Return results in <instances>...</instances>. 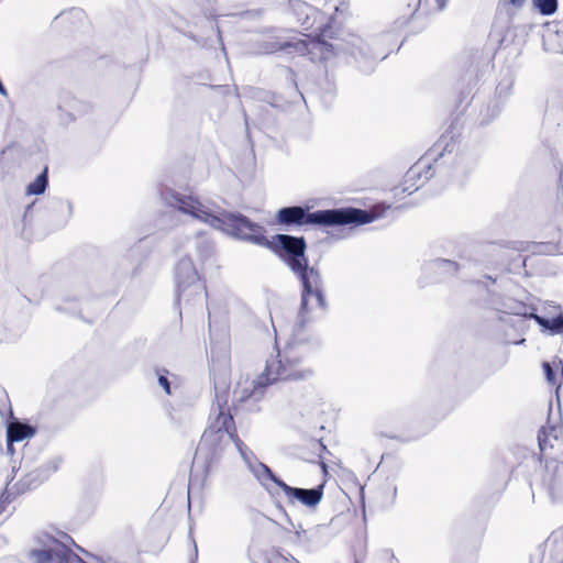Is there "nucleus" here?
<instances>
[{
  "instance_id": "nucleus-22",
  "label": "nucleus",
  "mask_w": 563,
  "mask_h": 563,
  "mask_svg": "<svg viewBox=\"0 0 563 563\" xmlns=\"http://www.w3.org/2000/svg\"><path fill=\"white\" fill-rule=\"evenodd\" d=\"M506 1L515 8H521L526 2V0H506Z\"/></svg>"
},
{
  "instance_id": "nucleus-7",
  "label": "nucleus",
  "mask_w": 563,
  "mask_h": 563,
  "mask_svg": "<svg viewBox=\"0 0 563 563\" xmlns=\"http://www.w3.org/2000/svg\"><path fill=\"white\" fill-rule=\"evenodd\" d=\"M303 285L300 318L309 321L320 316L324 310V299L321 290V277L316 268H310L300 277Z\"/></svg>"
},
{
  "instance_id": "nucleus-17",
  "label": "nucleus",
  "mask_w": 563,
  "mask_h": 563,
  "mask_svg": "<svg viewBox=\"0 0 563 563\" xmlns=\"http://www.w3.org/2000/svg\"><path fill=\"white\" fill-rule=\"evenodd\" d=\"M533 5L543 15H551L558 9V0H532Z\"/></svg>"
},
{
  "instance_id": "nucleus-19",
  "label": "nucleus",
  "mask_w": 563,
  "mask_h": 563,
  "mask_svg": "<svg viewBox=\"0 0 563 563\" xmlns=\"http://www.w3.org/2000/svg\"><path fill=\"white\" fill-rule=\"evenodd\" d=\"M438 265L444 272H455L457 269L456 264L448 260L440 261Z\"/></svg>"
},
{
  "instance_id": "nucleus-21",
  "label": "nucleus",
  "mask_w": 563,
  "mask_h": 563,
  "mask_svg": "<svg viewBox=\"0 0 563 563\" xmlns=\"http://www.w3.org/2000/svg\"><path fill=\"white\" fill-rule=\"evenodd\" d=\"M60 464L62 460L56 457L49 461L46 466L51 472H56L59 468Z\"/></svg>"
},
{
  "instance_id": "nucleus-1",
  "label": "nucleus",
  "mask_w": 563,
  "mask_h": 563,
  "mask_svg": "<svg viewBox=\"0 0 563 563\" xmlns=\"http://www.w3.org/2000/svg\"><path fill=\"white\" fill-rule=\"evenodd\" d=\"M314 369L307 349L301 344L287 343L266 360L263 373L255 379L245 378L239 383L242 398L254 395L257 388L280 380H306L313 376Z\"/></svg>"
},
{
  "instance_id": "nucleus-5",
  "label": "nucleus",
  "mask_w": 563,
  "mask_h": 563,
  "mask_svg": "<svg viewBox=\"0 0 563 563\" xmlns=\"http://www.w3.org/2000/svg\"><path fill=\"white\" fill-rule=\"evenodd\" d=\"M250 224L258 229L254 230V234L261 235V242L251 238H239L261 246H266L276 252L290 267V269L302 277L303 273L309 272L307 267V258L305 256L306 243L302 238H295L286 234H277L272 240L265 236L263 227L250 221ZM253 233V230L251 231Z\"/></svg>"
},
{
  "instance_id": "nucleus-8",
  "label": "nucleus",
  "mask_w": 563,
  "mask_h": 563,
  "mask_svg": "<svg viewBox=\"0 0 563 563\" xmlns=\"http://www.w3.org/2000/svg\"><path fill=\"white\" fill-rule=\"evenodd\" d=\"M323 485H319L311 489L291 487L284 483L280 495L290 506L302 505L309 509H316L323 497Z\"/></svg>"
},
{
  "instance_id": "nucleus-4",
  "label": "nucleus",
  "mask_w": 563,
  "mask_h": 563,
  "mask_svg": "<svg viewBox=\"0 0 563 563\" xmlns=\"http://www.w3.org/2000/svg\"><path fill=\"white\" fill-rule=\"evenodd\" d=\"M276 219L282 224H364L374 220L366 211L353 208L339 210H319L307 213L301 207H288L280 209Z\"/></svg>"
},
{
  "instance_id": "nucleus-13",
  "label": "nucleus",
  "mask_w": 563,
  "mask_h": 563,
  "mask_svg": "<svg viewBox=\"0 0 563 563\" xmlns=\"http://www.w3.org/2000/svg\"><path fill=\"white\" fill-rule=\"evenodd\" d=\"M32 544L37 545L40 548H45L55 553H57L60 548L59 539L48 531L37 532L32 540Z\"/></svg>"
},
{
  "instance_id": "nucleus-20",
  "label": "nucleus",
  "mask_w": 563,
  "mask_h": 563,
  "mask_svg": "<svg viewBox=\"0 0 563 563\" xmlns=\"http://www.w3.org/2000/svg\"><path fill=\"white\" fill-rule=\"evenodd\" d=\"M526 310V307L521 303H515L514 306H510L508 308V313H511V314H526L525 312Z\"/></svg>"
},
{
  "instance_id": "nucleus-10",
  "label": "nucleus",
  "mask_w": 563,
  "mask_h": 563,
  "mask_svg": "<svg viewBox=\"0 0 563 563\" xmlns=\"http://www.w3.org/2000/svg\"><path fill=\"white\" fill-rule=\"evenodd\" d=\"M529 317L541 327L543 333L556 335L563 332V313L553 318H545L536 313H531Z\"/></svg>"
},
{
  "instance_id": "nucleus-12",
  "label": "nucleus",
  "mask_w": 563,
  "mask_h": 563,
  "mask_svg": "<svg viewBox=\"0 0 563 563\" xmlns=\"http://www.w3.org/2000/svg\"><path fill=\"white\" fill-rule=\"evenodd\" d=\"M562 429L555 426L543 427L538 435L539 446L541 451L553 446V442L562 437Z\"/></svg>"
},
{
  "instance_id": "nucleus-14",
  "label": "nucleus",
  "mask_w": 563,
  "mask_h": 563,
  "mask_svg": "<svg viewBox=\"0 0 563 563\" xmlns=\"http://www.w3.org/2000/svg\"><path fill=\"white\" fill-rule=\"evenodd\" d=\"M308 52L314 58L327 59L331 54V45L323 41L312 40L308 43Z\"/></svg>"
},
{
  "instance_id": "nucleus-18",
  "label": "nucleus",
  "mask_w": 563,
  "mask_h": 563,
  "mask_svg": "<svg viewBox=\"0 0 563 563\" xmlns=\"http://www.w3.org/2000/svg\"><path fill=\"white\" fill-rule=\"evenodd\" d=\"M157 374H158L159 386L165 390V393L167 395H170L172 394L170 382L167 377V374H168L167 371H158Z\"/></svg>"
},
{
  "instance_id": "nucleus-9",
  "label": "nucleus",
  "mask_w": 563,
  "mask_h": 563,
  "mask_svg": "<svg viewBox=\"0 0 563 563\" xmlns=\"http://www.w3.org/2000/svg\"><path fill=\"white\" fill-rule=\"evenodd\" d=\"M35 434V429L26 423L11 422L7 428L8 449L11 450L12 443L31 439Z\"/></svg>"
},
{
  "instance_id": "nucleus-6",
  "label": "nucleus",
  "mask_w": 563,
  "mask_h": 563,
  "mask_svg": "<svg viewBox=\"0 0 563 563\" xmlns=\"http://www.w3.org/2000/svg\"><path fill=\"white\" fill-rule=\"evenodd\" d=\"M211 255V247H196L190 254L183 256L175 267L177 294L180 298L190 299L205 294V284L194 264V258L202 264Z\"/></svg>"
},
{
  "instance_id": "nucleus-23",
  "label": "nucleus",
  "mask_w": 563,
  "mask_h": 563,
  "mask_svg": "<svg viewBox=\"0 0 563 563\" xmlns=\"http://www.w3.org/2000/svg\"><path fill=\"white\" fill-rule=\"evenodd\" d=\"M446 1H448V0H435V2H437V8H438V9H440V10H441V9H443V8H444V5H445V3H446Z\"/></svg>"
},
{
  "instance_id": "nucleus-16",
  "label": "nucleus",
  "mask_w": 563,
  "mask_h": 563,
  "mask_svg": "<svg viewBox=\"0 0 563 563\" xmlns=\"http://www.w3.org/2000/svg\"><path fill=\"white\" fill-rule=\"evenodd\" d=\"M47 186V176H46V169L38 175L27 187H26V194L27 195H41L45 191Z\"/></svg>"
},
{
  "instance_id": "nucleus-11",
  "label": "nucleus",
  "mask_w": 563,
  "mask_h": 563,
  "mask_svg": "<svg viewBox=\"0 0 563 563\" xmlns=\"http://www.w3.org/2000/svg\"><path fill=\"white\" fill-rule=\"evenodd\" d=\"M543 369L547 376V380L551 385L558 387L563 383V361L554 358L552 362L543 363Z\"/></svg>"
},
{
  "instance_id": "nucleus-3",
  "label": "nucleus",
  "mask_w": 563,
  "mask_h": 563,
  "mask_svg": "<svg viewBox=\"0 0 563 563\" xmlns=\"http://www.w3.org/2000/svg\"><path fill=\"white\" fill-rule=\"evenodd\" d=\"M163 199L167 206L231 236L251 238L257 242L262 240L261 235L251 232L257 229L251 225L250 220L242 214L222 213L221 216H216L194 196L174 191L166 192Z\"/></svg>"
},
{
  "instance_id": "nucleus-2",
  "label": "nucleus",
  "mask_w": 563,
  "mask_h": 563,
  "mask_svg": "<svg viewBox=\"0 0 563 563\" xmlns=\"http://www.w3.org/2000/svg\"><path fill=\"white\" fill-rule=\"evenodd\" d=\"M228 441L234 442L249 470L253 473L258 483L268 492V494L272 496H280V489L284 482L278 479L265 464L253 457L252 452L249 451L243 442L236 437L232 416L227 411L220 410L212 418L208 429L205 431L199 444V450H202L206 446L217 448Z\"/></svg>"
},
{
  "instance_id": "nucleus-24",
  "label": "nucleus",
  "mask_w": 563,
  "mask_h": 563,
  "mask_svg": "<svg viewBox=\"0 0 563 563\" xmlns=\"http://www.w3.org/2000/svg\"><path fill=\"white\" fill-rule=\"evenodd\" d=\"M417 175L415 169H410L407 174L408 177L413 178Z\"/></svg>"
},
{
  "instance_id": "nucleus-15",
  "label": "nucleus",
  "mask_w": 563,
  "mask_h": 563,
  "mask_svg": "<svg viewBox=\"0 0 563 563\" xmlns=\"http://www.w3.org/2000/svg\"><path fill=\"white\" fill-rule=\"evenodd\" d=\"M56 553L45 548L32 544L29 549V556L35 563H49Z\"/></svg>"
}]
</instances>
